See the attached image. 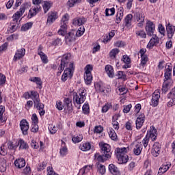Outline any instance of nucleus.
I'll use <instances>...</instances> for the list:
<instances>
[{
  "mask_svg": "<svg viewBox=\"0 0 175 175\" xmlns=\"http://www.w3.org/2000/svg\"><path fill=\"white\" fill-rule=\"evenodd\" d=\"M128 152H129V146L116 148L115 149V155H116V158L120 163H126L129 161Z\"/></svg>",
  "mask_w": 175,
  "mask_h": 175,
  "instance_id": "1",
  "label": "nucleus"
},
{
  "mask_svg": "<svg viewBox=\"0 0 175 175\" xmlns=\"http://www.w3.org/2000/svg\"><path fill=\"white\" fill-rule=\"evenodd\" d=\"M85 95H87V90L84 88L79 89V94L75 93L73 95L74 103L75 105L77 103V105L75 106L77 109H80L81 107V105L85 101Z\"/></svg>",
  "mask_w": 175,
  "mask_h": 175,
  "instance_id": "2",
  "label": "nucleus"
},
{
  "mask_svg": "<svg viewBox=\"0 0 175 175\" xmlns=\"http://www.w3.org/2000/svg\"><path fill=\"white\" fill-rule=\"evenodd\" d=\"M42 2H43V0H32L33 5H36V6L32 7L29 10L27 18L35 17L38 13L42 11V7L40 6Z\"/></svg>",
  "mask_w": 175,
  "mask_h": 175,
  "instance_id": "3",
  "label": "nucleus"
},
{
  "mask_svg": "<svg viewBox=\"0 0 175 175\" xmlns=\"http://www.w3.org/2000/svg\"><path fill=\"white\" fill-rule=\"evenodd\" d=\"M73 73H75V64L73 62H70L68 67L64 70L62 75V81L65 83L68 79H72L73 77Z\"/></svg>",
  "mask_w": 175,
  "mask_h": 175,
  "instance_id": "4",
  "label": "nucleus"
},
{
  "mask_svg": "<svg viewBox=\"0 0 175 175\" xmlns=\"http://www.w3.org/2000/svg\"><path fill=\"white\" fill-rule=\"evenodd\" d=\"M84 80L87 85H91L92 83V70H94V66L91 64H88L84 68Z\"/></svg>",
  "mask_w": 175,
  "mask_h": 175,
  "instance_id": "5",
  "label": "nucleus"
},
{
  "mask_svg": "<svg viewBox=\"0 0 175 175\" xmlns=\"http://www.w3.org/2000/svg\"><path fill=\"white\" fill-rule=\"evenodd\" d=\"M138 55H139L141 58L139 66H142V68H146L150 61L148 55H147V49L146 48L141 49L138 52Z\"/></svg>",
  "mask_w": 175,
  "mask_h": 175,
  "instance_id": "6",
  "label": "nucleus"
},
{
  "mask_svg": "<svg viewBox=\"0 0 175 175\" xmlns=\"http://www.w3.org/2000/svg\"><path fill=\"white\" fill-rule=\"evenodd\" d=\"M25 99H32L33 103H38L40 102V97L39 93L35 90H31L30 92H26L23 96Z\"/></svg>",
  "mask_w": 175,
  "mask_h": 175,
  "instance_id": "7",
  "label": "nucleus"
},
{
  "mask_svg": "<svg viewBox=\"0 0 175 175\" xmlns=\"http://www.w3.org/2000/svg\"><path fill=\"white\" fill-rule=\"evenodd\" d=\"M161 98V91L159 90H156L152 96V100L150 102V106L152 107H157L159 105V99Z\"/></svg>",
  "mask_w": 175,
  "mask_h": 175,
  "instance_id": "8",
  "label": "nucleus"
},
{
  "mask_svg": "<svg viewBox=\"0 0 175 175\" xmlns=\"http://www.w3.org/2000/svg\"><path fill=\"white\" fill-rule=\"evenodd\" d=\"M101 151L105 155V158H111V146L108 144H100Z\"/></svg>",
  "mask_w": 175,
  "mask_h": 175,
  "instance_id": "9",
  "label": "nucleus"
},
{
  "mask_svg": "<svg viewBox=\"0 0 175 175\" xmlns=\"http://www.w3.org/2000/svg\"><path fill=\"white\" fill-rule=\"evenodd\" d=\"M8 121V114L6 113V108L4 105H0V126L5 125Z\"/></svg>",
  "mask_w": 175,
  "mask_h": 175,
  "instance_id": "10",
  "label": "nucleus"
},
{
  "mask_svg": "<svg viewBox=\"0 0 175 175\" xmlns=\"http://www.w3.org/2000/svg\"><path fill=\"white\" fill-rule=\"evenodd\" d=\"M145 29L148 36H152L154 32H155V24H154V22L147 20Z\"/></svg>",
  "mask_w": 175,
  "mask_h": 175,
  "instance_id": "11",
  "label": "nucleus"
},
{
  "mask_svg": "<svg viewBox=\"0 0 175 175\" xmlns=\"http://www.w3.org/2000/svg\"><path fill=\"white\" fill-rule=\"evenodd\" d=\"M146 15L143 12H136L134 15V20L137 23L138 27H143L144 25V20Z\"/></svg>",
  "mask_w": 175,
  "mask_h": 175,
  "instance_id": "12",
  "label": "nucleus"
},
{
  "mask_svg": "<svg viewBox=\"0 0 175 175\" xmlns=\"http://www.w3.org/2000/svg\"><path fill=\"white\" fill-rule=\"evenodd\" d=\"M70 57V54L67 53L63 55L60 66H59V70L60 73L68 66V64H69V58Z\"/></svg>",
  "mask_w": 175,
  "mask_h": 175,
  "instance_id": "13",
  "label": "nucleus"
},
{
  "mask_svg": "<svg viewBox=\"0 0 175 175\" xmlns=\"http://www.w3.org/2000/svg\"><path fill=\"white\" fill-rule=\"evenodd\" d=\"M58 12L57 11H51L48 13L46 24L51 25L55 21V20L58 19Z\"/></svg>",
  "mask_w": 175,
  "mask_h": 175,
  "instance_id": "14",
  "label": "nucleus"
},
{
  "mask_svg": "<svg viewBox=\"0 0 175 175\" xmlns=\"http://www.w3.org/2000/svg\"><path fill=\"white\" fill-rule=\"evenodd\" d=\"M146 136L152 140V142H154V140H157V137H158V133L157 131V129L154 126H151L150 127L149 131H148V133L146 134Z\"/></svg>",
  "mask_w": 175,
  "mask_h": 175,
  "instance_id": "15",
  "label": "nucleus"
},
{
  "mask_svg": "<svg viewBox=\"0 0 175 175\" xmlns=\"http://www.w3.org/2000/svg\"><path fill=\"white\" fill-rule=\"evenodd\" d=\"M20 128L22 131L23 135H28V131L29 129V123L27 120L23 119L20 122Z\"/></svg>",
  "mask_w": 175,
  "mask_h": 175,
  "instance_id": "16",
  "label": "nucleus"
},
{
  "mask_svg": "<svg viewBox=\"0 0 175 175\" xmlns=\"http://www.w3.org/2000/svg\"><path fill=\"white\" fill-rule=\"evenodd\" d=\"M158 44H159V38L157 35H153L147 44V49L151 50L154 46H158Z\"/></svg>",
  "mask_w": 175,
  "mask_h": 175,
  "instance_id": "17",
  "label": "nucleus"
},
{
  "mask_svg": "<svg viewBox=\"0 0 175 175\" xmlns=\"http://www.w3.org/2000/svg\"><path fill=\"white\" fill-rule=\"evenodd\" d=\"M25 12V8L24 7H22L19 9L18 12H16L12 16V23H16V24H18V20H20V17L24 14V12Z\"/></svg>",
  "mask_w": 175,
  "mask_h": 175,
  "instance_id": "18",
  "label": "nucleus"
},
{
  "mask_svg": "<svg viewBox=\"0 0 175 175\" xmlns=\"http://www.w3.org/2000/svg\"><path fill=\"white\" fill-rule=\"evenodd\" d=\"M144 121H146V115L144 113L139 115L135 122L136 129H141Z\"/></svg>",
  "mask_w": 175,
  "mask_h": 175,
  "instance_id": "19",
  "label": "nucleus"
},
{
  "mask_svg": "<svg viewBox=\"0 0 175 175\" xmlns=\"http://www.w3.org/2000/svg\"><path fill=\"white\" fill-rule=\"evenodd\" d=\"M152 155L153 157H158L161 154V144L158 142H155L152 148L151 151Z\"/></svg>",
  "mask_w": 175,
  "mask_h": 175,
  "instance_id": "20",
  "label": "nucleus"
},
{
  "mask_svg": "<svg viewBox=\"0 0 175 175\" xmlns=\"http://www.w3.org/2000/svg\"><path fill=\"white\" fill-rule=\"evenodd\" d=\"M165 80H169L170 79V77H172V70L173 69V67L172 66L171 64H166L165 67Z\"/></svg>",
  "mask_w": 175,
  "mask_h": 175,
  "instance_id": "21",
  "label": "nucleus"
},
{
  "mask_svg": "<svg viewBox=\"0 0 175 175\" xmlns=\"http://www.w3.org/2000/svg\"><path fill=\"white\" fill-rule=\"evenodd\" d=\"M34 107H36L37 110H38L40 117H42V116H44V114H46V111L44 110V104L40 103V101L34 103Z\"/></svg>",
  "mask_w": 175,
  "mask_h": 175,
  "instance_id": "22",
  "label": "nucleus"
},
{
  "mask_svg": "<svg viewBox=\"0 0 175 175\" xmlns=\"http://www.w3.org/2000/svg\"><path fill=\"white\" fill-rule=\"evenodd\" d=\"M172 85H173V80L172 79H166L164 81L163 83L162 91L163 92H167L170 88H172Z\"/></svg>",
  "mask_w": 175,
  "mask_h": 175,
  "instance_id": "23",
  "label": "nucleus"
},
{
  "mask_svg": "<svg viewBox=\"0 0 175 175\" xmlns=\"http://www.w3.org/2000/svg\"><path fill=\"white\" fill-rule=\"evenodd\" d=\"M24 55H25V49L21 48V49H18L14 56V61L21 59Z\"/></svg>",
  "mask_w": 175,
  "mask_h": 175,
  "instance_id": "24",
  "label": "nucleus"
},
{
  "mask_svg": "<svg viewBox=\"0 0 175 175\" xmlns=\"http://www.w3.org/2000/svg\"><path fill=\"white\" fill-rule=\"evenodd\" d=\"M142 151H143V145L142 144V143H137L134 146L133 148V152L134 155H140V154H142Z\"/></svg>",
  "mask_w": 175,
  "mask_h": 175,
  "instance_id": "25",
  "label": "nucleus"
},
{
  "mask_svg": "<svg viewBox=\"0 0 175 175\" xmlns=\"http://www.w3.org/2000/svg\"><path fill=\"white\" fill-rule=\"evenodd\" d=\"M166 29L168 38L172 39L173 38V35H174L175 27L173 26V25L168 23L166 25Z\"/></svg>",
  "mask_w": 175,
  "mask_h": 175,
  "instance_id": "26",
  "label": "nucleus"
},
{
  "mask_svg": "<svg viewBox=\"0 0 175 175\" xmlns=\"http://www.w3.org/2000/svg\"><path fill=\"white\" fill-rule=\"evenodd\" d=\"M172 166V164L170 163H166L165 164H163L159 169L158 174L162 175L164 174V173H166L169 169H170V167Z\"/></svg>",
  "mask_w": 175,
  "mask_h": 175,
  "instance_id": "27",
  "label": "nucleus"
},
{
  "mask_svg": "<svg viewBox=\"0 0 175 175\" xmlns=\"http://www.w3.org/2000/svg\"><path fill=\"white\" fill-rule=\"evenodd\" d=\"M86 21L87 20H85V18L84 17H77L72 20V25L80 27L83 25V24H85Z\"/></svg>",
  "mask_w": 175,
  "mask_h": 175,
  "instance_id": "28",
  "label": "nucleus"
},
{
  "mask_svg": "<svg viewBox=\"0 0 175 175\" xmlns=\"http://www.w3.org/2000/svg\"><path fill=\"white\" fill-rule=\"evenodd\" d=\"M14 165L18 169H22L25 166V159L24 158L16 159L14 161Z\"/></svg>",
  "mask_w": 175,
  "mask_h": 175,
  "instance_id": "29",
  "label": "nucleus"
},
{
  "mask_svg": "<svg viewBox=\"0 0 175 175\" xmlns=\"http://www.w3.org/2000/svg\"><path fill=\"white\" fill-rule=\"evenodd\" d=\"M92 170V165H85L79 170V174L84 175L88 174Z\"/></svg>",
  "mask_w": 175,
  "mask_h": 175,
  "instance_id": "30",
  "label": "nucleus"
},
{
  "mask_svg": "<svg viewBox=\"0 0 175 175\" xmlns=\"http://www.w3.org/2000/svg\"><path fill=\"white\" fill-rule=\"evenodd\" d=\"M17 142L19 150H28L29 148V146H28V144L24 139H19Z\"/></svg>",
  "mask_w": 175,
  "mask_h": 175,
  "instance_id": "31",
  "label": "nucleus"
},
{
  "mask_svg": "<svg viewBox=\"0 0 175 175\" xmlns=\"http://www.w3.org/2000/svg\"><path fill=\"white\" fill-rule=\"evenodd\" d=\"M17 25H18V23L10 22L7 30L8 33H13V32H16V31H17Z\"/></svg>",
  "mask_w": 175,
  "mask_h": 175,
  "instance_id": "32",
  "label": "nucleus"
},
{
  "mask_svg": "<svg viewBox=\"0 0 175 175\" xmlns=\"http://www.w3.org/2000/svg\"><path fill=\"white\" fill-rule=\"evenodd\" d=\"M66 42H75L76 36L75 35V31L68 32L65 36Z\"/></svg>",
  "mask_w": 175,
  "mask_h": 175,
  "instance_id": "33",
  "label": "nucleus"
},
{
  "mask_svg": "<svg viewBox=\"0 0 175 175\" xmlns=\"http://www.w3.org/2000/svg\"><path fill=\"white\" fill-rule=\"evenodd\" d=\"M68 32V25L64 24L60 25V29L57 31L58 35H60L61 36H65V35H67L66 33Z\"/></svg>",
  "mask_w": 175,
  "mask_h": 175,
  "instance_id": "34",
  "label": "nucleus"
},
{
  "mask_svg": "<svg viewBox=\"0 0 175 175\" xmlns=\"http://www.w3.org/2000/svg\"><path fill=\"white\" fill-rule=\"evenodd\" d=\"M81 151H90L91 150V142H83L79 145Z\"/></svg>",
  "mask_w": 175,
  "mask_h": 175,
  "instance_id": "35",
  "label": "nucleus"
},
{
  "mask_svg": "<svg viewBox=\"0 0 175 175\" xmlns=\"http://www.w3.org/2000/svg\"><path fill=\"white\" fill-rule=\"evenodd\" d=\"M133 19V15L129 14L126 16L124 18V25L129 28L132 25V20Z\"/></svg>",
  "mask_w": 175,
  "mask_h": 175,
  "instance_id": "36",
  "label": "nucleus"
},
{
  "mask_svg": "<svg viewBox=\"0 0 175 175\" xmlns=\"http://www.w3.org/2000/svg\"><path fill=\"white\" fill-rule=\"evenodd\" d=\"M59 154L62 157H65L68 154V147L64 140H62V148H60Z\"/></svg>",
  "mask_w": 175,
  "mask_h": 175,
  "instance_id": "37",
  "label": "nucleus"
},
{
  "mask_svg": "<svg viewBox=\"0 0 175 175\" xmlns=\"http://www.w3.org/2000/svg\"><path fill=\"white\" fill-rule=\"evenodd\" d=\"M108 134L110 137L113 142H117L118 140V136H117V133H116V131L113 129V128H109V130L108 131Z\"/></svg>",
  "mask_w": 175,
  "mask_h": 175,
  "instance_id": "38",
  "label": "nucleus"
},
{
  "mask_svg": "<svg viewBox=\"0 0 175 175\" xmlns=\"http://www.w3.org/2000/svg\"><path fill=\"white\" fill-rule=\"evenodd\" d=\"M122 18H124V9L120 8V10L118 11L116 14V24H120Z\"/></svg>",
  "mask_w": 175,
  "mask_h": 175,
  "instance_id": "39",
  "label": "nucleus"
},
{
  "mask_svg": "<svg viewBox=\"0 0 175 175\" xmlns=\"http://www.w3.org/2000/svg\"><path fill=\"white\" fill-rule=\"evenodd\" d=\"M122 61L125 64V65L123 66L124 69H128L131 68V58H129L128 55H123Z\"/></svg>",
  "mask_w": 175,
  "mask_h": 175,
  "instance_id": "40",
  "label": "nucleus"
},
{
  "mask_svg": "<svg viewBox=\"0 0 175 175\" xmlns=\"http://www.w3.org/2000/svg\"><path fill=\"white\" fill-rule=\"evenodd\" d=\"M105 72L108 75L109 77H114V69L111 65L105 66Z\"/></svg>",
  "mask_w": 175,
  "mask_h": 175,
  "instance_id": "41",
  "label": "nucleus"
},
{
  "mask_svg": "<svg viewBox=\"0 0 175 175\" xmlns=\"http://www.w3.org/2000/svg\"><path fill=\"white\" fill-rule=\"evenodd\" d=\"M109 170L113 175H120V170H118V168L114 164H110L109 165Z\"/></svg>",
  "mask_w": 175,
  "mask_h": 175,
  "instance_id": "42",
  "label": "nucleus"
},
{
  "mask_svg": "<svg viewBox=\"0 0 175 175\" xmlns=\"http://www.w3.org/2000/svg\"><path fill=\"white\" fill-rule=\"evenodd\" d=\"M116 76H118V79L122 80V81H126L128 80V77L124 71H118Z\"/></svg>",
  "mask_w": 175,
  "mask_h": 175,
  "instance_id": "43",
  "label": "nucleus"
},
{
  "mask_svg": "<svg viewBox=\"0 0 175 175\" xmlns=\"http://www.w3.org/2000/svg\"><path fill=\"white\" fill-rule=\"evenodd\" d=\"M29 81H32V83H36L37 85H39L40 87H42L43 82L42 81V79L40 77H33L29 78Z\"/></svg>",
  "mask_w": 175,
  "mask_h": 175,
  "instance_id": "44",
  "label": "nucleus"
},
{
  "mask_svg": "<svg viewBox=\"0 0 175 175\" xmlns=\"http://www.w3.org/2000/svg\"><path fill=\"white\" fill-rule=\"evenodd\" d=\"M96 167H97V172L100 174L103 175L105 174V173H106V167L104 165H102L100 163H97Z\"/></svg>",
  "mask_w": 175,
  "mask_h": 175,
  "instance_id": "45",
  "label": "nucleus"
},
{
  "mask_svg": "<svg viewBox=\"0 0 175 175\" xmlns=\"http://www.w3.org/2000/svg\"><path fill=\"white\" fill-rule=\"evenodd\" d=\"M53 6V2L51 1H44V4L42 5V8L44 9V13H47L49 10H50V8Z\"/></svg>",
  "mask_w": 175,
  "mask_h": 175,
  "instance_id": "46",
  "label": "nucleus"
},
{
  "mask_svg": "<svg viewBox=\"0 0 175 175\" xmlns=\"http://www.w3.org/2000/svg\"><path fill=\"white\" fill-rule=\"evenodd\" d=\"M83 141V135L78 134L72 136V142L75 143V144L77 143H80V142Z\"/></svg>",
  "mask_w": 175,
  "mask_h": 175,
  "instance_id": "47",
  "label": "nucleus"
},
{
  "mask_svg": "<svg viewBox=\"0 0 175 175\" xmlns=\"http://www.w3.org/2000/svg\"><path fill=\"white\" fill-rule=\"evenodd\" d=\"M94 88L96 92H105V87L102 85V83L96 82L94 83Z\"/></svg>",
  "mask_w": 175,
  "mask_h": 175,
  "instance_id": "48",
  "label": "nucleus"
},
{
  "mask_svg": "<svg viewBox=\"0 0 175 175\" xmlns=\"http://www.w3.org/2000/svg\"><path fill=\"white\" fill-rule=\"evenodd\" d=\"M64 103H65L67 109H68V111H72V100L69 98H65L64 99Z\"/></svg>",
  "mask_w": 175,
  "mask_h": 175,
  "instance_id": "49",
  "label": "nucleus"
},
{
  "mask_svg": "<svg viewBox=\"0 0 175 175\" xmlns=\"http://www.w3.org/2000/svg\"><path fill=\"white\" fill-rule=\"evenodd\" d=\"M110 109H113V104H111V103H107L103 106L101 112L107 113L108 110H110Z\"/></svg>",
  "mask_w": 175,
  "mask_h": 175,
  "instance_id": "50",
  "label": "nucleus"
},
{
  "mask_svg": "<svg viewBox=\"0 0 175 175\" xmlns=\"http://www.w3.org/2000/svg\"><path fill=\"white\" fill-rule=\"evenodd\" d=\"M6 171V160L3 158H0V172L3 173Z\"/></svg>",
  "mask_w": 175,
  "mask_h": 175,
  "instance_id": "51",
  "label": "nucleus"
},
{
  "mask_svg": "<svg viewBox=\"0 0 175 175\" xmlns=\"http://www.w3.org/2000/svg\"><path fill=\"white\" fill-rule=\"evenodd\" d=\"M17 147H18V142H13L10 141L8 142V150H17Z\"/></svg>",
  "mask_w": 175,
  "mask_h": 175,
  "instance_id": "52",
  "label": "nucleus"
},
{
  "mask_svg": "<svg viewBox=\"0 0 175 175\" xmlns=\"http://www.w3.org/2000/svg\"><path fill=\"white\" fill-rule=\"evenodd\" d=\"M114 14H116V8H114V7L105 9V16L107 17H109V16H114Z\"/></svg>",
  "mask_w": 175,
  "mask_h": 175,
  "instance_id": "53",
  "label": "nucleus"
},
{
  "mask_svg": "<svg viewBox=\"0 0 175 175\" xmlns=\"http://www.w3.org/2000/svg\"><path fill=\"white\" fill-rule=\"evenodd\" d=\"M85 32V28L84 27V26H81L77 31L75 33V36H77V38H80L81 36H83V35H84Z\"/></svg>",
  "mask_w": 175,
  "mask_h": 175,
  "instance_id": "54",
  "label": "nucleus"
},
{
  "mask_svg": "<svg viewBox=\"0 0 175 175\" xmlns=\"http://www.w3.org/2000/svg\"><path fill=\"white\" fill-rule=\"evenodd\" d=\"M94 159H96V161H98V162H105V161L108 159H106V157H105V154L100 155L99 153H96L94 154Z\"/></svg>",
  "mask_w": 175,
  "mask_h": 175,
  "instance_id": "55",
  "label": "nucleus"
},
{
  "mask_svg": "<svg viewBox=\"0 0 175 175\" xmlns=\"http://www.w3.org/2000/svg\"><path fill=\"white\" fill-rule=\"evenodd\" d=\"M68 21H69V14L66 13L62 18L60 25H64V24L68 25Z\"/></svg>",
  "mask_w": 175,
  "mask_h": 175,
  "instance_id": "56",
  "label": "nucleus"
},
{
  "mask_svg": "<svg viewBox=\"0 0 175 175\" xmlns=\"http://www.w3.org/2000/svg\"><path fill=\"white\" fill-rule=\"evenodd\" d=\"M40 56V58L42 62V64H49V57H47V55L46 53H41L38 55Z\"/></svg>",
  "mask_w": 175,
  "mask_h": 175,
  "instance_id": "57",
  "label": "nucleus"
},
{
  "mask_svg": "<svg viewBox=\"0 0 175 175\" xmlns=\"http://www.w3.org/2000/svg\"><path fill=\"white\" fill-rule=\"evenodd\" d=\"M82 111L85 116L90 114V105L88 103H85L82 107Z\"/></svg>",
  "mask_w": 175,
  "mask_h": 175,
  "instance_id": "58",
  "label": "nucleus"
},
{
  "mask_svg": "<svg viewBox=\"0 0 175 175\" xmlns=\"http://www.w3.org/2000/svg\"><path fill=\"white\" fill-rule=\"evenodd\" d=\"M32 25H33V23L29 22L23 25L21 27V31H28V29H30V28H32Z\"/></svg>",
  "mask_w": 175,
  "mask_h": 175,
  "instance_id": "59",
  "label": "nucleus"
},
{
  "mask_svg": "<svg viewBox=\"0 0 175 175\" xmlns=\"http://www.w3.org/2000/svg\"><path fill=\"white\" fill-rule=\"evenodd\" d=\"M82 0H68L66 5L68 8H73L76 3H80Z\"/></svg>",
  "mask_w": 175,
  "mask_h": 175,
  "instance_id": "60",
  "label": "nucleus"
},
{
  "mask_svg": "<svg viewBox=\"0 0 175 175\" xmlns=\"http://www.w3.org/2000/svg\"><path fill=\"white\" fill-rule=\"evenodd\" d=\"M5 84H6V76L2 73H0V88L4 87Z\"/></svg>",
  "mask_w": 175,
  "mask_h": 175,
  "instance_id": "61",
  "label": "nucleus"
},
{
  "mask_svg": "<svg viewBox=\"0 0 175 175\" xmlns=\"http://www.w3.org/2000/svg\"><path fill=\"white\" fill-rule=\"evenodd\" d=\"M55 107L56 109H57V110L61 111L62 110H64L65 106L64 105V103H62V101H61V100H57L56 101Z\"/></svg>",
  "mask_w": 175,
  "mask_h": 175,
  "instance_id": "62",
  "label": "nucleus"
},
{
  "mask_svg": "<svg viewBox=\"0 0 175 175\" xmlns=\"http://www.w3.org/2000/svg\"><path fill=\"white\" fill-rule=\"evenodd\" d=\"M48 129L51 135H55L57 131H58V128L53 124H49Z\"/></svg>",
  "mask_w": 175,
  "mask_h": 175,
  "instance_id": "63",
  "label": "nucleus"
},
{
  "mask_svg": "<svg viewBox=\"0 0 175 175\" xmlns=\"http://www.w3.org/2000/svg\"><path fill=\"white\" fill-rule=\"evenodd\" d=\"M169 98H171V100L167 103V107H172L175 105V96H172L169 94Z\"/></svg>",
  "mask_w": 175,
  "mask_h": 175,
  "instance_id": "64",
  "label": "nucleus"
}]
</instances>
